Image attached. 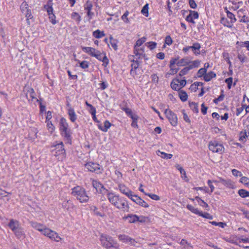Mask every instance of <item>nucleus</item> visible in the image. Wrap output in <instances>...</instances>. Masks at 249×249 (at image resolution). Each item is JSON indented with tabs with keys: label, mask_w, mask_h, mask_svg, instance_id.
Returning <instances> with one entry per match:
<instances>
[{
	"label": "nucleus",
	"mask_w": 249,
	"mask_h": 249,
	"mask_svg": "<svg viewBox=\"0 0 249 249\" xmlns=\"http://www.w3.org/2000/svg\"><path fill=\"white\" fill-rule=\"evenodd\" d=\"M178 96L180 100L183 102H186L188 98L187 92L182 89L178 91Z\"/></svg>",
	"instance_id": "c756f323"
},
{
	"label": "nucleus",
	"mask_w": 249,
	"mask_h": 249,
	"mask_svg": "<svg viewBox=\"0 0 249 249\" xmlns=\"http://www.w3.org/2000/svg\"><path fill=\"white\" fill-rule=\"evenodd\" d=\"M241 177V178L240 179V182L249 188V178L245 176H242Z\"/></svg>",
	"instance_id": "5fc2aeb1"
},
{
	"label": "nucleus",
	"mask_w": 249,
	"mask_h": 249,
	"mask_svg": "<svg viewBox=\"0 0 249 249\" xmlns=\"http://www.w3.org/2000/svg\"><path fill=\"white\" fill-rule=\"evenodd\" d=\"M187 81L185 77L183 79L179 80L178 78L173 79L170 84L171 88L176 91H179L186 85Z\"/></svg>",
	"instance_id": "0eeeda50"
},
{
	"label": "nucleus",
	"mask_w": 249,
	"mask_h": 249,
	"mask_svg": "<svg viewBox=\"0 0 249 249\" xmlns=\"http://www.w3.org/2000/svg\"><path fill=\"white\" fill-rule=\"evenodd\" d=\"M20 10L25 15L26 18H29L32 15L31 10L29 8L28 2L24 0L20 5Z\"/></svg>",
	"instance_id": "f8f14e48"
},
{
	"label": "nucleus",
	"mask_w": 249,
	"mask_h": 249,
	"mask_svg": "<svg viewBox=\"0 0 249 249\" xmlns=\"http://www.w3.org/2000/svg\"><path fill=\"white\" fill-rule=\"evenodd\" d=\"M118 187L119 188L120 191L122 193L127 196L128 197V196H131V194L132 193V192L130 191L129 189L124 184H120L118 185Z\"/></svg>",
	"instance_id": "b1692460"
},
{
	"label": "nucleus",
	"mask_w": 249,
	"mask_h": 249,
	"mask_svg": "<svg viewBox=\"0 0 249 249\" xmlns=\"http://www.w3.org/2000/svg\"><path fill=\"white\" fill-rule=\"evenodd\" d=\"M192 61H188L187 57H184L180 59L177 62V65L179 67L187 66L190 65V62Z\"/></svg>",
	"instance_id": "2f4dec72"
},
{
	"label": "nucleus",
	"mask_w": 249,
	"mask_h": 249,
	"mask_svg": "<svg viewBox=\"0 0 249 249\" xmlns=\"http://www.w3.org/2000/svg\"><path fill=\"white\" fill-rule=\"evenodd\" d=\"M220 23L225 27L229 28H231L233 26L232 24H231V21H229L227 18L225 17H222L220 19Z\"/></svg>",
	"instance_id": "4c0bfd02"
},
{
	"label": "nucleus",
	"mask_w": 249,
	"mask_h": 249,
	"mask_svg": "<svg viewBox=\"0 0 249 249\" xmlns=\"http://www.w3.org/2000/svg\"><path fill=\"white\" fill-rule=\"evenodd\" d=\"M44 8L46 10L48 16L51 15L53 13V6L44 5Z\"/></svg>",
	"instance_id": "4d7b16f0"
},
{
	"label": "nucleus",
	"mask_w": 249,
	"mask_h": 249,
	"mask_svg": "<svg viewBox=\"0 0 249 249\" xmlns=\"http://www.w3.org/2000/svg\"><path fill=\"white\" fill-rule=\"evenodd\" d=\"M26 97L29 101L39 102V100L36 97V93L34 89L32 88H30L28 89L26 93Z\"/></svg>",
	"instance_id": "a211bd4d"
},
{
	"label": "nucleus",
	"mask_w": 249,
	"mask_h": 249,
	"mask_svg": "<svg viewBox=\"0 0 249 249\" xmlns=\"http://www.w3.org/2000/svg\"><path fill=\"white\" fill-rule=\"evenodd\" d=\"M92 184L93 187L96 189V191H101L103 187V185L98 181L92 179Z\"/></svg>",
	"instance_id": "a19ab883"
},
{
	"label": "nucleus",
	"mask_w": 249,
	"mask_h": 249,
	"mask_svg": "<svg viewBox=\"0 0 249 249\" xmlns=\"http://www.w3.org/2000/svg\"><path fill=\"white\" fill-rule=\"evenodd\" d=\"M203 83L200 82H195L192 84L189 88L191 92H196L198 89L199 86H202Z\"/></svg>",
	"instance_id": "72a5a7b5"
},
{
	"label": "nucleus",
	"mask_w": 249,
	"mask_h": 249,
	"mask_svg": "<svg viewBox=\"0 0 249 249\" xmlns=\"http://www.w3.org/2000/svg\"><path fill=\"white\" fill-rule=\"evenodd\" d=\"M130 237L125 234H120L118 236L119 240L124 243H128Z\"/></svg>",
	"instance_id": "c03bdc74"
},
{
	"label": "nucleus",
	"mask_w": 249,
	"mask_h": 249,
	"mask_svg": "<svg viewBox=\"0 0 249 249\" xmlns=\"http://www.w3.org/2000/svg\"><path fill=\"white\" fill-rule=\"evenodd\" d=\"M52 147L54 148L52 152L54 153V155L57 159L59 161H63L66 157V152L63 142H61L54 144L52 145Z\"/></svg>",
	"instance_id": "7ed1b4c3"
},
{
	"label": "nucleus",
	"mask_w": 249,
	"mask_h": 249,
	"mask_svg": "<svg viewBox=\"0 0 249 249\" xmlns=\"http://www.w3.org/2000/svg\"><path fill=\"white\" fill-rule=\"evenodd\" d=\"M237 58L242 63L246 62L248 59V57L243 53H239L237 55Z\"/></svg>",
	"instance_id": "864d4df0"
},
{
	"label": "nucleus",
	"mask_w": 249,
	"mask_h": 249,
	"mask_svg": "<svg viewBox=\"0 0 249 249\" xmlns=\"http://www.w3.org/2000/svg\"><path fill=\"white\" fill-rule=\"evenodd\" d=\"M128 197L134 202H137V201H138V202H142L141 201L142 200L140 197L137 195H133V193L131 194V196H128Z\"/></svg>",
	"instance_id": "13d9d810"
},
{
	"label": "nucleus",
	"mask_w": 249,
	"mask_h": 249,
	"mask_svg": "<svg viewBox=\"0 0 249 249\" xmlns=\"http://www.w3.org/2000/svg\"><path fill=\"white\" fill-rule=\"evenodd\" d=\"M207 72V71L205 69V68H201L197 72V75L198 77H203V79L204 78V76L206 75Z\"/></svg>",
	"instance_id": "6e6d98bb"
},
{
	"label": "nucleus",
	"mask_w": 249,
	"mask_h": 249,
	"mask_svg": "<svg viewBox=\"0 0 249 249\" xmlns=\"http://www.w3.org/2000/svg\"><path fill=\"white\" fill-rule=\"evenodd\" d=\"M84 7L85 10L87 12V14L88 17L89 18V19H91L94 15V13L91 12V10L92 9L93 7L92 2L89 0H88L85 4Z\"/></svg>",
	"instance_id": "dca6fc26"
},
{
	"label": "nucleus",
	"mask_w": 249,
	"mask_h": 249,
	"mask_svg": "<svg viewBox=\"0 0 249 249\" xmlns=\"http://www.w3.org/2000/svg\"><path fill=\"white\" fill-rule=\"evenodd\" d=\"M164 113L172 126L175 127L178 125V118L175 113L169 108H167L164 110Z\"/></svg>",
	"instance_id": "423d86ee"
},
{
	"label": "nucleus",
	"mask_w": 249,
	"mask_h": 249,
	"mask_svg": "<svg viewBox=\"0 0 249 249\" xmlns=\"http://www.w3.org/2000/svg\"><path fill=\"white\" fill-rule=\"evenodd\" d=\"M68 114L69 115L70 121L72 123H74L77 119V115L74 109L72 107H70L68 110Z\"/></svg>",
	"instance_id": "a878e982"
},
{
	"label": "nucleus",
	"mask_w": 249,
	"mask_h": 249,
	"mask_svg": "<svg viewBox=\"0 0 249 249\" xmlns=\"http://www.w3.org/2000/svg\"><path fill=\"white\" fill-rule=\"evenodd\" d=\"M79 66L83 70H86V69H88L89 66V62L84 60L81 62L79 61Z\"/></svg>",
	"instance_id": "09e8293b"
},
{
	"label": "nucleus",
	"mask_w": 249,
	"mask_h": 249,
	"mask_svg": "<svg viewBox=\"0 0 249 249\" xmlns=\"http://www.w3.org/2000/svg\"><path fill=\"white\" fill-rule=\"evenodd\" d=\"M46 124V127L48 132L52 134L55 130V127L54 124L52 123V121L45 122Z\"/></svg>",
	"instance_id": "f704fd0d"
},
{
	"label": "nucleus",
	"mask_w": 249,
	"mask_h": 249,
	"mask_svg": "<svg viewBox=\"0 0 249 249\" xmlns=\"http://www.w3.org/2000/svg\"><path fill=\"white\" fill-rule=\"evenodd\" d=\"M159 152H160L161 154L160 157L163 159H170L173 157V155L171 154H168L164 152L161 151H159Z\"/></svg>",
	"instance_id": "052dcab7"
},
{
	"label": "nucleus",
	"mask_w": 249,
	"mask_h": 249,
	"mask_svg": "<svg viewBox=\"0 0 249 249\" xmlns=\"http://www.w3.org/2000/svg\"><path fill=\"white\" fill-rule=\"evenodd\" d=\"M71 194L76 197L80 202H87L89 199L85 189L81 186L77 185L72 188Z\"/></svg>",
	"instance_id": "f03ea898"
},
{
	"label": "nucleus",
	"mask_w": 249,
	"mask_h": 249,
	"mask_svg": "<svg viewBox=\"0 0 249 249\" xmlns=\"http://www.w3.org/2000/svg\"><path fill=\"white\" fill-rule=\"evenodd\" d=\"M134 55L132 56L137 59H142L145 57V53L143 48L134 47Z\"/></svg>",
	"instance_id": "4468645a"
},
{
	"label": "nucleus",
	"mask_w": 249,
	"mask_h": 249,
	"mask_svg": "<svg viewBox=\"0 0 249 249\" xmlns=\"http://www.w3.org/2000/svg\"><path fill=\"white\" fill-rule=\"evenodd\" d=\"M198 215L209 219H212L213 218L212 216L207 213H203L202 212H199Z\"/></svg>",
	"instance_id": "338daca9"
},
{
	"label": "nucleus",
	"mask_w": 249,
	"mask_h": 249,
	"mask_svg": "<svg viewBox=\"0 0 249 249\" xmlns=\"http://www.w3.org/2000/svg\"><path fill=\"white\" fill-rule=\"evenodd\" d=\"M239 141L242 143H245L248 141H249V127L243 129L239 134Z\"/></svg>",
	"instance_id": "ddd939ff"
},
{
	"label": "nucleus",
	"mask_w": 249,
	"mask_h": 249,
	"mask_svg": "<svg viewBox=\"0 0 249 249\" xmlns=\"http://www.w3.org/2000/svg\"><path fill=\"white\" fill-rule=\"evenodd\" d=\"M112 124L108 120H106L104 122V126H102L101 124H98V128L101 131L106 132L108 131V129L111 127Z\"/></svg>",
	"instance_id": "5701e85b"
},
{
	"label": "nucleus",
	"mask_w": 249,
	"mask_h": 249,
	"mask_svg": "<svg viewBox=\"0 0 249 249\" xmlns=\"http://www.w3.org/2000/svg\"><path fill=\"white\" fill-rule=\"evenodd\" d=\"M216 182H217V181H216L215 180H208V181H207L208 185L211 189L210 191H209V193H211L214 191V187L213 185V183H216Z\"/></svg>",
	"instance_id": "bf43d9fd"
},
{
	"label": "nucleus",
	"mask_w": 249,
	"mask_h": 249,
	"mask_svg": "<svg viewBox=\"0 0 249 249\" xmlns=\"http://www.w3.org/2000/svg\"><path fill=\"white\" fill-rule=\"evenodd\" d=\"M69 127H70V126L66 119L64 117L61 118L59 123V132H61L64 129H67Z\"/></svg>",
	"instance_id": "aec40b11"
},
{
	"label": "nucleus",
	"mask_w": 249,
	"mask_h": 249,
	"mask_svg": "<svg viewBox=\"0 0 249 249\" xmlns=\"http://www.w3.org/2000/svg\"><path fill=\"white\" fill-rule=\"evenodd\" d=\"M173 39L170 36H167L164 40V44L163 45V48H165L166 47V45L170 46L173 43Z\"/></svg>",
	"instance_id": "de8ad7c7"
},
{
	"label": "nucleus",
	"mask_w": 249,
	"mask_h": 249,
	"mask_svg": "<svg viewBox=\"0 0 249 249\" xmlns=\"http://www.w3.org/2000/svg\"><path fill=\"white\" fill-rule=\"evenodd\" d=\"M42 234L51 239L52 240H53L56 242H59L62 239L57 232L48 228H47V229H45V231H44Z\"/></svg>",
	"instance_id": "9d476101"
},
{
	"label": "nucleus",
	"mask_w": 249,
	"mask_h": 249,
	"mask_svg": "<svg viewBox=\"0 0 249 249\" xmlns=\"http://www.w3.org/2000/svg\"><path fill=\"white\" fill-rule=\"evenodd\" d=\"M176 168L179 171L181 176L182 178L185 180L186 181H188V179L187 178V177L186 176V173L183 168L180 166L179 164H177L176 165Z\"/></svg>",
	"instance_id": "c9c22d12"
},
{
	"label": "nucleus",
	"mask_w": 249,
	"mask_h": 249,
	"mask_svg": "<svg viewBox=\"0 0 249 249\" xmlns=\"http://www.w3.org/2000/svg\"><path fill=\"white\" fill-rule=\"evenodd\" d=\"M93 36L96 38H101L105 36V34L103 31H101L99 29L94 31L93 32Z\"/></svg>",
	"instance_id": "ea45409f"
},
{
	"label": "nucleus",
	"mask_w": 249,
	"mask_h": 249,
	"mask_svg": "<svg viewBox=\"0 0 249 249\" xmlns=\"http://www.w3.org/2000/svg\"><path fill=\"white\" fill-rule=\"evenodd\" d=\"M86 105L89 107V112L90 113L91 115L93 114H96V109L95 107H94L92 105L89 103L87 101L85 102Z\"/></svg>",
	"instance_id": "8fccbe9b"
},
{
	"label": "nucleus",
	"mask_w": 249,
	"mask_h": 249,
	"mask_svg": "<svg viewBox=\"0 0 249 249\" xmlns=\"http://www.w3.org/2000/svg\"><path fill=\"white\" fill-rule=\"evenodd\" d=\"M8 226L13 231H15L20 228L18 221L14 220L13 219L10 220Z\"/></svg>",
	"instance_id": "393cba45"
},
{
	"label": "nucleus",
	"mask_w": 249,
	"mask_h": 249,
	"mask_svg": "<svg viewBox=\"0 0 249 249\" xmlns=\"http://www.w3.org/2000/svg\"><path fill=\"white\" fill-rule=\"evenodd\" d=\"M114 206L120 209H122L124 212L127 211V207H124V204H128V203H114Z\"/></svg>",
	"instance_id": "0e129e2a"
},
{
	"label": "nucleus",
	"mask_w": 249,
	"mask_h": 249,
	"mask_svg": "<svg viewBox=\"0 0 249 249\" xmlns=\"http://www.w3.org/2000/svg\"><path fill=\"white\" fill-rule=\"evenodd\" d=\"M85 167L89 171L96 174H101L103 172L102 166L98 163L92 161L87 162L85 164Z\"/></svg>",
	"instance_id": "6e6552de"
},
{
	"label": "nucleus",
	"mask_w": 249,
	"mask_h": 249,
	"mask_svg": "<svg viewBox=\"0 0 249 249\" xmlns=\"http://www.w3.org/2000/svg\"><path fill=\"white\" fill-rule=\"evenodd\" d=\"M108 199L110 202H118L119 200L118 196L113 193L108 194Z\"/></svg>",
	"instance_id": "e433bc0d"
},
{
	"label": "nucleus",
	"mask_w": 249,
	"mask_h": 249,
	"mask_svg": "<svg viewBox=\"0 0 249 249\" xmlns=\"http://www.w3.org/2000/svg\"><path fill=\"white\" fill-rule=\"evenodd\" d=\"M109 44H108V46L110 45L112 47V48L115 51L118 49V45H117V40L113 39L112 36L109 37Z\"/></svg>",
	"instance_id": "37998d69"
},
{
	"label": "nucleus",
	"mask_w": 249,
	"mask_h": 249,
	"mask_svg": "<svg viewBox=\"0 0 249 249\" xmlns=\"http://www.w3.org/2000/svg\"><path fill=\"white\" fill-rule=\"evenodd\" d=\"M219 182H220L223 185L228 188L232 189L236 188V185L235 182L231 179H225L222 178H220Z\"/></svg>",
	"instance_id": "f3484780"
},
{
	"label": "nucleus",
	"mask_w": 249,
	"mask_h": 249,
	"mask_svg": "<svg viewBox=\"0 0 249 249\" xmlns=\"http://www.w3.org/2000/svg\"><path fill=\"white\" fill-rule=\"evenodd\" d=\"M16 236L18 239H23L25 237V234L23 229L20 227L18 230L14 231Z\"/></svg>",
	"instance_id": "7c9ffc66"
},
{
	"label": "nucleus",
	"mask_w": 249,
	"mask_h": 249,
	"mask_svg": "<svg viewBox=\"0 0 249 249\" xmlns=\"http://www.w3.org/2000/svg\"><path fill=\"white\" fill-rule=\"evenodd\" d=\"M187 208L192 213L195 214H198L199 213L200 211L197 209L194 208L191 205L188 204L187 205Z\"/></svg>",
	"instance_id": "680f3d73"
},
{
	"label": "nucleus",
	"mask_w": 249,
	"mask_h": 249,
	"mask_svg": "<svg viewBox=\"0 0 249 249\" xmlns=\"http://www.w3.org/2000/svg\"><path fill=\"white\" fill-rule=\"evenodd\" d=\"M216 76V74L214 71H210L208 73L206 72V74L204 76V80L206 82H209Z\"/></svg>",
	"instance_id": "473e14b6"
},
{
	"label": "nucleus",
	"mask_w": 249,
	"mask_h": 249,
	"mask_svg": "<svg viewBox=\"0 0 249 249\" xmlns=\"http://www.w3.org/2000/svg\"><path fill=\"white\" fill-rule=\"evenodd\" d=\"M129 14V12L128 11H126L121 17L122 19L124 20L125 23H128L129 22V20L128 18Z\"/></svg>",
	"instance_id": "e2e57ef3"
},
{
	"label": "nucleus",
	"mask_w": 249,
	"mask_h": 249,
	"mask_svg": "<svg viewBox=\"0 0 249 249\" xmlns=\"http://www.w3.org/2000/svg\"><path fill=\"white\" fill-rule=\"evenodd\" d=\"M224 11L227 14V18L230 19L231 24H233L237 20L235 16L232 13L230 12L227 7H224Z\"/></svg>",
	"instance_id": "cd10ccee"
},
{
	"label": "nucleus",
	"mask_w": 249,
	"mask_h": 249,
	"mask_svg": "<svg viewBox=\"0 0 249 249\" xmlns=\"http://www.w3.org/2000/svg\"><path fill=\"white\" fill-rule=\"evenodd\" d=\"M149 5L148 3L145 4L142 7L141 10V13L146 17H148L149 16L148 13Z\"/></svg>",
	"instance_id": "49530a36"
},
{
	"label": "nucleus",
	"mask_w": 249,
	"mask_h": 249,
	"mask_svg": "<svg viewBox=\"0 0 249 249\" xmlns=\"http://www.w3.org/2000/svg\"><path fill=\"white\" fill-rule=\"evenodd\" d=\"M146 40V38L145 37H142L141 38H139L136 42V44L134 46V47L139 48L142 45L143 43H144Z\"/></svg>",
	"instance_id": "3c124183"
},
{
	"label": "nucleus",
	"mask_w": 249,
	"mask_h": 249,
	"mask_svg": "<svg viewBox=\"0 0 249 249\" xmlns=\"http://www.w3.org/2000/svg\"><path fill=\"white\" fill-rule=\"evenodd\" d=\"M82 50L90 56L94 57L99 61H102V65L104 67H106L108 65L109 59L107 57L106 53H101L96 49L90 47H82Z\"/></svg>",
	"instance_id": "f257e3e1"
},
{
	"label": "nucleus",
	"mask_w": 249,
	"mask_h": 249,
	"mask_svg": "<svg viewBox=\"0 0 249 249\" xmlns=\"http://www.w3.org/2000/svg\"><path fill=\"white\" fill-rule=\"evenodd\" d=\"M139 60V59H136V60H131L132 64L131 65V69L130 71V74L133 76H135L137 74L136 70L138 68L140 65V62Z\"/></svg>",
	"instance_id": "6ab92c4d"
},
{
	"label": "nucleus",
	"mask_w": 249,
	"mask_h": 249,
	"mask_svg": "<svg viewBox=\"0 0 249 249\" xmlns=\"http://www.w3.org/2000/svg\"><path fill=\"white\" fill-rule=\"evenodd\" d=\"M49 18L50 19V22L53 24L55 25L56 24V17L54 15V14H52L51 15H50L49 16Z\"/></svg>",
	"instance_id": "774afa93"
},
{
	"label": "nucleus",
	"mask_w": 249,
	"mask_h": 249,
	"mask_svg": "<svg viewBox=\"0 0 249 249\" xmlns=\"http://www.w3.org/2000/svg\"><path fill=\"white\" fill-rule=\"evenodd\" d=\"M60 135L63 138L66 143L71 144L72 143V131L70 127L60 132Z\"/></svg>",
	"instance_id": "9b49d317"
},
{
	"label": "nucleus",
	"mask_w": 249,
	"mask_h": 249,
	"mask_svg": "<svg viewBox=\"0 0 249 249\" xmlns=\"http://www.w3.org/2000/svg\"><path fill=\"white\" fill-rule=\"evenodd\" d=\"M238 194L242 197H247L249 196V192L245 189H240L238 191Z\"/></svg>",
	"instance_id": "603ef678"
},
{
	"label": "nucleus",
	"mask_w": 249,
	"mask_h": 249,
	"mask_svg": "<svg viewBox=\"0 0 249 249\" xmlns=\"http://www.w3.org/2000/svg\"><path fill=\"white\" fill-rule=\"evenodd\" d=\"M123 110L125 112V113L129 116L132 119V121L138 120L139 119V117L137 115L134 114L132 112V110L129 108H124Z\"/></svg>",
	"instance_id": "bb28decb"
},
{
	"label": "nucleus",
	"mask_w": 249,
	"mask_h": 249,
	"mask_svg": "<svg viewBox=\"0 0 249 249\" xmlns=\"http://www.w3.org/2000/svg\"><path fill=\"white\" fill-rule=\"evenodd\" d=\"M71 18L77 23H79L81 20V16L77 12H73L71 15Z\"/></svg>",
	"instance_id": "a18cd8bd"
},
{
	"label": "nucleus",
	"mask_w": 249,
	"mask_h": 249,
	"mask_svg": "<svg viewBox=\"0 0 249 249\" xmlns=\"http://www.w3.org/2000/svg\"><path fill=\"white\" fill-rule=\"evenodd\" d=\"M199 14L197 11L189 10V14L185 18V20L190 23L195 24L194 19H198Z\"/></svg>",
	"instance_id": "2eb2a0df"
},
{
	"label": "nucleus",
	"mask_w": 249,
	"mask_h": 249,
	"mask_svg": "<svg viewBox=\"0 0 249 249\" xmlns=\"http://www.w3.org/2000/svg\"><path fill=\"white\" fill-rule=\"evenodd\" d=\"M169 71L165 73V77L169 78L171 75H173L176 74L178 71V68H176L175 66H169Z\"/></svg>",
	"instance_id": "c85d7f7f"
},
{
	"label": "nucleus",
	"mask_w": 249,
	"mask_h": 249,
	"mask_svg": "<svg viewBox=\"0 0 249 249\" xmlns=\"http://www.w3.org/2000/svg\"><path fill=\"white\" fill-rule=\"evenodd\" d=\"M200 63L201 61L198 59L192 61L190 62V65L185 66L179 71L178 75L182 77L187 74L191 70L198 68L200 65Z\"/></svg>",
	"instance_id": "39448f33"
},
{
	"label": "nucleus",
	"mask_w": 249,
	"mask_h": 249,
	"mask_svg": "<svg viewBox=\"0 0 249 249\" xmlns=\"http://www.w3.org/2000/svg\"><path fill=\"white\" fill-rule=\"evenodd\" d=\"M123 219L127 220L130 223H135L138 221L136 215H128L127 216L124 217Z\"/></svg>",
	"instance_id": "58836bf2"
},
{
	"label": "nucleus",
	"mask_w": 249,
	"mask_h": 249,
	"mask_svg": "<svg viewBox=\"0 0 249 249\" xmlns=\"http://www.w3.org/2000/svg\"><path fill=\"white\" fill-rule=\"evenodd\" d=\"M233 79L231 77L225 79V83L227 84L228 89H231L232 83Z\"/></svg>",
	"instance_id": "69168bd1"
},
{
	"label": "nucleus",
	"mask_w": 249,
	"mask_h": 249,
	"mask_svg": "<svg viewBox=\"0 0 249 249\" xmlns=\"http://www.w3.org/2000/svg\"><path fill=\"white\" fill-rule=\"evenodd\" d=\"M100 239L102 246L107 249H109L110 247L115 241L112 237L103 234L101 235Z\"/></svg>",
	"instance_id": "1a4fd4ad"
},
{
	"label": "nucleus",
	"mask_w": 249,
	"mask_h": 249,
	"mask_svg": "<svg viewBox=\"0 0 249 249\" xmlns=\"http://www.w3.org/2000/svg\"><path fill=\"white\" fill-rule=\"evenodd\" d=\"M189 107L194 112L197 113L199 111L198 104L194 102H189Z\"/></svg>",
	"instance_id": "79ce46f5"
},
{
	"label": "nucleus",
	"mask_w": 249,
	"mask_h": 249,
	"mask_svg": "<svg viewBox=\"0 0 249 249\" xmlns=\"http://www.w3.org/2000/svg\"><path fill=\"white\" fill-rule=\"evenodd\" d=\"M200 44L198 42H195L193 43L192 46H191V49L192 50L194 54L196 56L200 54Z\"/></svg>",
	"instance_id": "4be33fe9"
},
{
	"label": "nucleus",
	"mask_w": 249,
	"mask_h": 249,
	"mask_svg": "<svg viewBox=\"0 0 249 249\" xmlns=\"http://www.w3.org/2000/svg\"><path fill=\"white\" fill-rule=\"evenodd\" d=\"M209 149L213 153L222 154L225 151V148L223 144L216 140H212L208 144Z\"/></svg>",
	"instance_id": "20e7f679"
},
{
	"label": "nucleus",
	"mask_w": 249,
	"mask_h": 249,
	"mask_svg": "<svg viewBox=\"0 0 249 249\" xmlns=\"http://www.w3.org/2000/svg\"><path fill=\"white\" fill-rule=\"evenodd\" d=\"M30 223L33 228L40 231L42 233L44 231H45V229H47L45 226L40 223L33 221H31Z\"/></svg>",
	"instance_id": "412c9836"
}]
</instances>
